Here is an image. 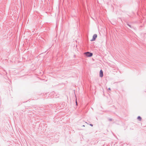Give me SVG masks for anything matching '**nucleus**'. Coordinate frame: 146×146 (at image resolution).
I'll use <instances>...</instances> for the list:
<instances>
[{"label":"nucleus","instance_id":"nucleus-1","mask_svg":"<svg viewBox=\"0 0 146 146\" xmlns=\"http://www.w3.org/2000/svg\"><path fill=\"white\" fill-rule=\"evenodd\" d=\"M84 54L86 55L87 57H91L92 56L93 54L92 53H90L89 52H85Z\"/></svg>","mask_w":146,"mask_h":146},{"label":"nucleus","instance_id":"nucleus-2","mask_svg":"<svg viewBox=\"0 0 146 146\" xmlns=\"http://www.w3.org/2000/svg\"><path fill=\"white\" fill-rule=\"evenodd\" d=\"M97 37V35L96 34H94L93 36V38L91 40V41H93L95 40L96 39Z\"/></svg>","mask_w":146,"mask_h":146},{"label":"nucleus","instance_id":"nucleus-3","mask_svg":"<svg viewBox=\"0 0 146 146\" xmlns=\"http://www.w3.org/2000/svg\"><path fill=\"white\" fill-rule=\"evenodd\" d=\"M103 76V72L102 70H101L100 72V76L101 77H102Z\"/></svg>","mask_w":146,"mask_h":146},{"label":"nucleus","instance_id":"nucleus-4","mask_svg":"<svg viewBox=\"0 0 146 146\" xmlns=\"http://www.w3.org/2000/svg\"><path fill=\"white\" fill-rule=\"evenodd\" d=\"M137 119L139 121H141V117L139 116L138 117H137Z\"/></svg>","mask_w":146,"mask_h":146},{"label":"nucleus","instance_id":"nucleus-5","mask_svg":"<svg viewBox=\"0 0 146 146\" xmlns=\"http://www.w3.org/2000/svg\"><path fill=\"white\" fill-rule=\"evenodd\" d=\"M76 105L77 106V101H76Z\"/></svg>","mask_w":146,"mask_h":146},{"label":"nucleus","instance_id":"nucleus-6","mask_svg":"<svg viewBox=\"0 0 146 146\" xmlns=\"http://www.w3.org/2000/svg\"><path fill=\"white\" fill-rule=\"evenodd\" d=\"M108 90H111V89H110V88H108Z\"/></svg>","mask_w":146,"mask_h":146},{"label":"nucleus","instance_id":"nucleus-7","mask_svg":"<svg viewBox=\"0 0 146 146\" xmlns=\"http://www.w3.org/2000/svg\"><path fill=\"white\" fill-rule=\"evenodd\" d=\"M90 125H91V126H92V124H90Z\"/></svg>","mask_w":146,"mask_h":146}]
</instances>
